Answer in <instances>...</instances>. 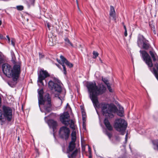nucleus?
Wrapping results in <instances>:
<instances>
[{
    "mask_svg": "<svg viewBox=\"0 0 158 158\" xmlns=\"http://www.w3.org/2000/svg\"><path fill=\"white\" fill-rule=\"evenodd\" d=\"M123 108L122 107H120L119 108V110L117 112V114L118 115L122 117L123 116Z\"/></svg>",
    "mask_w": 158,
    "mask_h": 158,
    "instance_id": "obj_18",
    "label": "nucleus"
},
{
    "mask_svg": "<svg viewBox=\"0 0 158 158\" xmlns=\"http://www.w3.org/2000/svg\"><path fill=\"white\" fill-rule=\"evenodd\" d=\"M76 1H77V7H78V9H79V8H78V1H77V0H76Z\"/></svg>",
    "mask_w": 158,
    "mask_h": 158,
    "instance_id": "obj_51",
    "label": "nucleus"
},
{
    "mask_svg": "<svg viewBox=\"0 0 158 158\" xmlns=\"http://www.w3.org/2000/svg\"><path fill=\"white\" fill-rule=\"evenodd\" d=\"M69 115L68 112H64L61 114L60 117V120L61 123L66 126L70 124Z\"/></svg>",
    "mask_w": 158,
    "mask_h": 158,
    "instance_id": "obj_9",
    "label": "nucleus"
},
{
    "mask_svg": "<svg viewBox=\"0 0 158 158\" xmlns=\"http://www.w3.org/2000/svg\"><path fill=\"white\" fill-rule=\"evenodd\" d=\"M2 23V21L0 20V26L1 25Z\"/></svg>",
    "mask_w": 158,
    "mask_h": 158,
    "instance_id": "obj_52",
    "label": "nucleus"
},
{
    "mask_svg": "<svg viewBox=\"0 0 158 158\" xmlns=\"http://www.w3.org/2000/svg\"><path fill=\"white\" fill-rule=\"evenodd\" d=\"M127 123L123 119L121 118L115 119L114 126L115 130L121 133L122 135L124 134V132L126 129Z\"/></svg>",
    "mask_w": 158,
    "mask_h": 158,
    "instance_id": "obj_4",
    "label": "nucleus"
},
{
    "mask_svg": "<svg viewBox=\"0 0 158 158\" xmlns=\"http://www.w3.org/2000/svg\"><path fill=\"white\" fill-rule=\"evenodd\" d=\"M21 13L22 14V17L24 16L25 15H26V14H27V15H29V14H27L26 13H25L23 11L22 13L21 12Z\"/></svg>",
    "mask_w": 158,
    "mask_h": 158,
    "instance_id": "obj_32",
    "label": "nucleus"
},
{
    "mask_svg": "<svg viewBox=\"0 0 158 158\" xmlns=\"http://www.w3.org/2000/svg\"><path fill=\"white\" fill-rule=\"evenodd\" d=\"M102 81L104 82V83L106 85H108V84H109L108 83V80L106 79L105 78H102Z\"/></svg>",
    "mask_w": 158,
    "mask_h": 158,
    "instance_id": "obj_24",
    "label": "nucleus"
},
{
    "mask_svg": "<svg viewBox=\"0 0 158 158\" xmlns=\"http://www.w3.org/2000/svg\"><path fill=\"white\" fill-rule=\"evenodd\" d=\"M89 158H92V156L91 153L89 154Z\"/></svg>",
    "mask_w": 158,
    "mask_h": 158,
    "instance_id": "obj_46",
    "label": "nucleus"
},
{
    "mask_svg": "<svg viewBox=\"0 0 158 158\" xmlns=\"http://www.w3.org/2000/svg\"><path fill=\"white\" fill-rule=\"evenodd\" d=\"M110 10H114V7L112 6H110Z\"/></svg>",
    "mask_w": 158,
    "mask_h": 158,
    "instance_id": "obj_43",
    "label": "nucleus"
},
{
    "mask_svg": "<svg viewBox=\"0 0 158 158\" xmlns=\"http://www.w3.org/2000/svg\"><path fill=\"white\" fill-rule=\"evenodd\" d=\"M14 9H15V7L13 8Z\"/></svg>",
    "mask_w": 158,
    "mask_h": 158,
    "instance_id": "obj_56",
    "label": "nucleus"
},
{
    "mask_svg": "<svg viewBox=\"0 0 158 158\" xmlns=\"http://www.w3.org/2000/svg\"><path fill=\"white\" fill-rule=\"evenodd\" d=\"M143 49H148L150 47V45L148 43V41L147 40L144 42L142 46Z\"/></svg>",
    "mask_w": 158,
    "mask_h": 158,
    "instance_id": "obj_19",
    "label": "nucleus"
},
{
    "mask_svg": "<svg viewBox=\"0 0 158 158\" xmlns=\"http://www.w3.org/2000/svg\"><path fill=\"white\" fill-rule=\"evenodd\" d=\"M105 134L110 139L111 138L112 136V134L109 132L108 131L106 130L105 132Z\"/></svg>",
    "mask_w": 158,
    "mask_h": 158,
    "instance_id": "obj_21",
    "label": "nucleus"
},
{
    "mask_svg": "<svg viewBox=\"0 0 158 158\" xmlns=\"http://www.w3.org/2000/svg\"><path fill=\"white\" fill-rule=\"evenodd\" d=\"M146 40H146L143 35H139L138 37L137 40V44L138 46L139 47L141 46L142 44Z\"/></svg>",
    "mask_w": 158,
    "mask_h": 158,
    "instance_id": "obj_13",
    "label": "nucleus"
},
{
    "mask_svg": "<svg viewBox=\"0 0 158 158\" xmlns=\"http://www.w3.org/2000/svg\"><path fill=\"white\" fill-rule=\"evenodd\" d=\"M123 27H124V29H125V30H127V28H126V26H125V25H124Z\"/></svg>",
    "mask_w": 158,
    "mask_h": 158,
    "instance_id": "obj_48",
    "label": "nucleus"
},
{
    "mask_svg": "<svg viewBox=\"0 0 158 158\" xmlns=\"http://www.w3.org/2000/svg\"><path fill=\"white\" fill-rule=\"evenodd\" d=\"M11 44L14 46H15V40L14 39H12L11 40Z\"/></svg>",
    "mask_w": 158,
    "mask_h": 158,
    "instance_id": "obj_30",
    "label": "nucleus"
},
{
    "mask_svg": "<svg viewBox=\"0 0 158 158\" xmlns=\"http://www.w3.org/2000/svg\"><path fill=\"white\" fill-rule=\"evenodd\" d=\"M1 98L0 97V107L1 106Z\"/></svg>",
    "mask_w": 158,
    "mask_h": 158,
    "instance_id": "obj_49",
    "label": "nucleus"
},
{
    "mask_svg": "<svg viewBox=\"0 0 158 158\" xmlns=\"http://www.w3.org/2000/svg\"><path fill=\"white\" fill-rule=\"evenodd\" d=\"M127 134H126V139H127Z\"/></svg>",
    "mask_w": 158,
    "mask_h": 158,
    "instance_id": "obj_54",
    "label": "nucleus"
},
{
    "mask_svg": "<svg viewBox=\"0 0 158 158\" xmlns=\"http://www.w3.org/2000/svg\"><path fill=\"white\" fill-rule=\"evenodd\" d=\"M4 122L2 121V119L0 120V123L2 125Z\"/></svg>",
    "mask_w": 158,
    "mask_h": 158,
    "instance_id": "obj_45",
    "label": "nucleus"
},
{
    "mask_svg": "<svg viewBox=\"0 0 158 158\" xmlns=\"http://www.w3.org/2000/svg\"><path fill=\"white\" fill-rule=\"evenodd\" d=\"M71 136H76V132L75 131H73L71 134Z\"/></svg>",
    "mask_w": 158,
    "mask_h": 158,
    "instance_id": "obj_33",
    "label": "nucleus"
},
{
    "mask_svg": "<svg viewBox=\"0 0 158 158\" xmlns=\"http://www.w3.org/2000/svg\"><path fill=\"white\" fill-rule=\"evenodd\" d=\"M104 123L107 129L109 131H112L113 130V128L110 124L107 118H106L104 120Z\"/></svg>",
    "mask_w": 158,
    "mask_h": 158,
    "instance_id": "obj_12",
    "label": "nucleus"
},
{
    "mask_svg": "<svg viewBox=\"0 0 158 158\" xmlns=\"http://www.w3.org/2000/svg\"><path fill=\"white\" fill-rule=\"evenodd\" d=\"M57 61L60 64H62V63H61V62H60V60H57Z\"/></svg>",
    "mask_w": 158,
    "mask_h": 158,
    "instance_id": "obj_47",
    "label": "nucleus"
},
{
    "mask_svg": "<svg viewBox=\"0 0 158 158\" xmlns=\"http://www.w3.org/2000/svg\"><path fill=\"white\" fill-rule=\"evenodd\" d=\"M2 114L4 118L8 121H10L12 118V110L10 107L5 106L2 107Z\"/></svg>",
    "mask_w": 158,
    "mask_h": 158,
    "instance_id": "obj_5",
    "label": "nucleus"
},
{
    "mask_svg": "<svg viewBox=\"0 0 158 158\" xmlns=\"http://www.w3.org/2000/svg\"><path fill=\"white\" fill-rule=\"evenodd\" d=\"M127 30H125L124 32V35L125 36H127Z\"/></svg>",
    "mask_w": 158,
    "mask_h": 158,
    "instance_id": "obj_39",
    "label": "nucleus"
},
{
    "mask_svg": "<svg viewBox=\"0 0 158 158\" xmlns=\"http://www.w3.org/2000/svg\"><path fill=\"white\" fill-rule=\"evenodd\" d=\"M82 116H86L85 113V111H82Z\"/></svg>",
    "mask_w": 158,
    "mask_h": 158,
    "instance_id": "obj_40",
    "label": "nucleus"
},
{
    "mask_svg": "<svg viewBox=\"0 0 158 158\" xmlns=\"http://www.w3.org/2000/svg\"><path fill=\"white\" fill-rule=\"evenodd\" d=\"M46 24H47L48 28V29L49 30H50V26L49 23L48 22H46Z\"/></svg>",
    "mask_w": 158,
    "mask_h": 158,
    "instance_id": "obj_36",
    "label": "nucleus"
},
{
    "mask_svg": "<svg viewBox=\"0 0 158 158\" xmlns=\"http://www.w3.org/2000/svg\"><path fill=\"white\" fill-rule=\"evenodd\" d=\"M18 139L19 140V137H18Z\"/></svg>",
    "mask_w": 158,
    "mask_h": 158,
    "instance_id": "obj_55",
    "label": "nucleus"
},
{
    "mask_svg": "<svg viewBox=\"0 0 158 158\" xmlns=\"http://www.w3.org/2000/svg\"><path fill=\"white\" fill-rule=\"evenodd\" d=\"M39 56L40 58H42L44 57V55H42L41 53H39Z\"/></svg>",
    "mask_w": 158,
    "mask_h": 158,
    "instance_id": "obj_34",
    "label": "nucleus"
},
{
    "mask_svg": "<svg viewBox=\"0 0 158 158\" xmlns=\"http://www.w3.org/2000/svg\"><path fill=\"white\" fill-rule=\"evenodd\" d=\"M48 87L52 90L54 89L58 92H60L62 90L60 85L56 83H55L52 81H50L48 83Z\"/></svg>",
    "mask_w": 158,
    "mask_h": 158,
    "instance_id": "obj_11",
    "label": "nucleus"
},
{
    "mask_svg": "<svg viewBox=\"0 0 158 158\" xmlns=\"http://www.w3.org/2000/svg\"><path fill=\"white\" fill-rule=\"evenodd\" d=\"M75 147V143H74L70 142L69 146V149L67 151V152L69 153L70 152L73 151Z\"/></svg>",
    "mask_w": 158,
    "mask_h": 158,
    "instance_id": "obj_15",
    "label": "nucleus"
},
{
    "mask_svg": "<svg viewBox=\"0 0 158 158\" xmlns=\"http://www.w3.org/2000/svg\"><path fill=\"white\" fill-rule=\"evenodd\" d=\"M16 8L17 10H23V6H17Z\"/></svg>",
    "mask_w": 158,
    "mask_h": 158,
    "instance_id": "obj_27",
    "label": "nucleus"
},
{
    "mask_svg": "<svg viewBox=\"0 0 158 158\" xmlns=\"http://www.w3.org/2000/svg\"><path fill=\"white\" fill-rule=\"evenodd\" d=\"M70 132V130L69 128L63 126L60 129L59 135L61 138L67 140L69 137Z\"/></svg>",
    "mask_w": 158,
    "mask_h": 158,
    "instance_id": "obj_6",
    "label": "nucleus"
},
{
    "mask_svg": "<svg viewBox=\"0 0 158 158\" xmlns=\"http://www.w3.org/2000/svg\"><path fill=\"white\" fill-rule=\"evenodd\" d=\"M28 19H27V21H28Z\"/></svg>",
    "mask_w": 158,
    "mask_h": 158,
    "instance_id": "obj_57",
    "label": "nucleus"
},
{
    "mask_svg": "<svg viewBox=\"0 0 158 158\" xmlns=\"http://www.w3.org/2000/svg\"><path fill=\"white\" fill-rule=\"evenodd\" d=\"M3 38V37L2 35L0 34V39H2Z\"/></svg>",
    "mask_w": 158,
    "mask_h": 158,
    "instance_id": "obj_42",
    "label": "nucleus"
},
{
    "mask_svg": "<svg viewBox=\"0 0 158 158\" xmlns=\"http://www.w3.org/2000/svg\"><path fill=\"white\" fill-rule=\"evenodd\" d=\"M50 76L49 74L46 70H44V69H41L38 74V81L41 83L43 85H44L43 81L46 78Z\"/></svg>",
    "mask_w": 158,
    "mask_h": 158,
    "instance_id": "obj_8",
    "label": "nucleus"
},
{
    "mask_svg": "<svg viewBox=\"0 0 158 158\" xmlns=\"http://www.w3.org/2000/svg\"><path fill=\"white\" fill-rule=\"evenodd\" d=\"M88 151L90 152V153H91V148L89 146H88Z\"/></svg>",
    "mask_w": 158,
    "mask_h": 158,
    "instance_id": "obj_44",
    "label": "nucleus"
},
{
    "mask_svg": "<svg viewBox=\"0 0 158 158\" xmlns=\"http://www.w3.org/2000/svg\"><path fill=\"white\" fill-rule=\"evenodd\" d=\"M6 37H7V38L8 39V42L9 43L10 42V38L9 37V35H7L6 36Z\"/></svg>",
    "mask_w": 158,
    "mask_h": 158,
    "instance_id": "obj_41",
    "label": "nucleus"
},
{
    "mask_svg": "<svg viewBox=\"0 0 158 158\" xmlns=\"http://www.w3.org/2000/svg\"><path fill=\"white\" fill-rule=\"evenodd\" d=\"M93 58L94 59L96 58L97 56H98L99 55V54L95 51H94L93 52Z\"/></svg>",
    "mask_w": 158,
    "mask_h": 158,
    "instance_id": "obj_23",
    "label": "nucleus"
},
{
    "mask_svg": "<svg viewBox=\"0 0 158 158\" xmlns=\"http://www.w3.org/2000/svg\"><path fill=\"white\" fill-rule=\"evenodd\" d=\"M44 91L43 89L38 91V101L39 107L40 105L43 106V108L46 112H49L52 110V104L49 94L47 93L43 96Z\"/></svg>",
    "mask_w": 158,
    "mask_h": 158,
    "instance_id": "obj_3",
    "label": "nucleus"
},
{
    "mask_svg": "<svg viewBox=\"0 0 158 158\" xmlns=\"http://www.w3.org/2000/svg\"><path fill=\"white\" fill-rule=\"evenodd\" d=\"M89 93L90 98L95 108L100 107L103 115L112 118L114 117L113 113L118 111L117 107L113 104H109L105 102L101 103L99 105L98 96L101 95L105 93L106 88L103 85L101 84L98 87L96 83L88 82L86 85Z\"/></svg>",
    "mask_w": 158,
    "mask_h": 158,
    "instance_id": "obj_1",
    "label": "nucleus"
},
{
    "mask_svg": "<svg viewBox=\"0 0 158 158\" xmlns=\"http://www.w3.org/2000/svg\"><path fill=\"white\" fill-rule=\"evenodd\" d=\"M82 120L83 122H85L86 121V116H82Z\"/></svg>",
    "mask_w": 158,
    "mask_h": 158,
    "instance_id": "obj_37",
    "label": "nucleus"
},
{
    "mask_svg": "<svg viewBox=\"0 0 158 158\" xmlns=\"http://www.w3.org/2000/svg\"><path fill=\"white\" fill-rule=\"evenodd\" d=\"M2 111L0 109V120L2 119Z\"/></svg>",
    "mask_w": 158,
    "mask_h": 158,
    "instance_id": "obj_31",
    "label": "nucleus"
},
{
    "mask_svg": "<svg viewBox=\"0 0 158 158\" xmlns=\"http://www.w3.org/2000/svg\"><path fill=\"white\" fill-rule=\"evenodd\" d=\"M2 69L3 73L6 76L12 78L13 82H8V84L11 87H14L16 84L20 73V66L19 64H15L12 69L10 65L5 63L2 64Z\"/></svg>",
    "mask_w": 158,
    "mask_h": 158,
    "instance_id": "obj_2",
    "label": "nucleus"
},
{
    "mask_svg": "<svg viewBox=\"0 0 158 158\" xmlns=\"http://www.w3.org/2000/svg\"><path fill=\"white\" fill-rule=\"evenodd\" d=\"M154 145H156L157 148H158V140H155L152 142Z\"/></svg>",
    "mask_w": 158,
    "mask_h": 158,
    "instance_id": "obj_25",
    "label": "nucleus"
},
{
    "mask_svg": "<svg viewBox=\"0 0 158 158\" xmlns=\"http://www.w3.org/2000/svg\"><path fill=\"white\" fill-rule=\"evenodd\" d=\"M122 24L123 26H124V23L123 22L122 23Z\"/></svg>",
    "mask_w": 158,
    "mask_h": 158,
    "instance_id": "obj_53",
    "label": "nucleus"
},
{
    "mask_svg": "<svg viewBox=\"0 0 158 158\" xmlns=\"http://www.w3.org/2000/svg\"><path fill=\"white\" fill-rule=\"evenodd\" d=\"M140 53L142 54V56L143 60L150 68L153 66V64L151 58L149 54L145 51H140Z\"/></svg>",
    "mask_w": 158,
    "mask_h": 158,
    "instance_id": "obj_7",
    "label": "nucleus"
},
{
    "mask_svg": "<svg viewBox=\"0 0 158 158\" xmlns=\"http://www.w3.org/2000/svg\"><path fill=\"white\" fill-rule=\"evenodd\" d=\"M149 53L152 58L154 61L157 60L158 59V57L156 53L154 51H150Z\"/></svg>",
    "mask_w": 158,
    "mask_h": 158,
    "instance_id": "obj_16",
    "label": "nucleus"
},
{
    "mask_svg": "<svg viewBox=\"0 0 158 158\" xmlns=\"http://www.w3.org/2000/svg\"><path fill=\"white\" fill-rule=\"evenodd\" d=\"M82 150L83 151H84L85 150V147H82Z\"/></svg>",
    "mask_w": 158,
    "mask_h": 158,
    "instance_id": "obj_50",
    "label": "nucleus"
},
{
    "mask_svg": "<svg viewBox=\"0 0 158 158\" xmlns=\"http://www.w3.org/2000/svg\"><path fill=\"white\" fill-rule=\"evenodd\" d=\"M110 18L115 20V10H110Z\"/></svg>",
    "mask_w": 158,
    "mask_h": 158,
    "instance_id": "obj_20",
    "label": "nucleus"
},
{
    "mask_svg": "<svg viewBox=\"0 0 158 158\" xmlns=\"http://www.w3.org/2000/svg\"><path fill=\"white\" fill-rule=\"evenodd\" d=\"M154 149L155 150L156 149V148H154Z\"/></svg>",
    "mask_w": 158,
    "mask_h": 158,
    "instance_id": "obj_58",
    "label": "nucleus"
},
{
    "mask_svg": "<svg viewBox=\"0 0 158 158\" xmlns=\"http://www.w3.org/2000/svg\"><path fill=\"white\" fill-rule=\"evenodd\" d=\"M65 41V43L66 44H69L71 46L73 47V44L70 42L69 40L67 38H65L64 40Z\"/></svg>",
    "mask_w": 158,
    "mask_h": 158,
    "instance_id": "obj_22",
    "label": "nucleus"
},
{
    "mask_svg": "<svg viewBox=\"0 0 158 158\" xmlns=\"http://www.w3.org/2000/svg\"><path fill=\"white\" fill-rule=\"evenodd\" d=\"M76 139V136H72V141L71 142L75 143Z\"/></svg>",
    "mask_w": 158,
    "mask_h": 158,
    "instance_id": "obj_28",
    "label": "nucleus"
},
{
    "mask_svg": "<svg viewBox=\"0 0 158 158\" xmlns=\"http://www.w3.org/2000/svg\"><path fill=\"white\" fill-rule=\"evenodd\" d=\"M60 58L62 62V63L61 64V65L63 68V72L64 74L66 75L67 74V72L65 67L64 64V63L70 68L73 67V64L69 61L65 57H64V56L62 55H61L60 56Z\"/></svg>",
    "mask_w": 158,
    "mask_h": 158,
    "instance_id": "obj_10",
    "label": "nucleus"
},
{
    "mask_svg": "<svg viewBox=\"0 0 158 158\" xmlns=\"http://www.w3.org/2000/svg\"><path fill=\"white\" fill-rule=\"evenodd\" d=\"M107 88H108V90H109V91L110 92H112V90L111 89V87L110 86V84H108V85H107Z\"/></svg>",
    "mask_w": 158,
    "mask_h": 158,
    "instance_id": "obj_29",
    "label": "nucleus"
},
{
    "mask_svg": "<svg viewBox=\"0 0 158 158\" xmlns=\"http://www.w3.org/2000/svg\"><path fill=\"white\" fill-rule=\"evenodd\" d=\"M48 124L52 128L54 129L57 126V123L56 121L52 119L48 121Z\"/></svg>",
    "mask_w": 158,
    "mask_h": 158,
    "instance_id": "obj_14",
    "label": "nucleus"
},
{
    "mask_svg": "<svg viewBox=\"0 0 158 158\" xmlns=\"http://www.w3.org/2000/svg\"><path fill=\"white\" fill-rule=\"evenodd\" d=\"M71 122V124L70 125V127L73 129H74V123L73 121L72 120H71L70 121Z\"/></svg>",
    "mask_w": 158,
    "mask_h": 158,
    "instance_id": "obj_26",
    "label": "nucleus"
},
{
    "mask_svg": "<svg viewBox=\"0 0 158 158\" xmlns=\"http://www.w3.org/2000/svg\"><path fill=\"white\" fill-rule=\"evenodd\" d=\"M78 149H76L70 155H69V158H74L75 157L78 152Z\"/></svg>",
    "mask_w": 158,
    "mask_h": 158,
    "instance_id": "obj_17",
    "label": "nucleus"
},
{
    "mask_svg": "<svg viewBox=\"0 0 158 158\" xmlns=\"http://www.w3.org/2000/svg\"><path fill=\"white\" fill-rule=\"evenodd\" d=\"M115 138L116 140L117 141H119L120 139V138L118 136H116Z\"/></svg>",
    "mask_w": 158,
    "mask_h": 158,
    "instance_id": "obj_38",
    "label": "nucleus"
},
{
    "mask_svg": "<svg viewBox=\"0 0 158 158\" xmlns=\"http://www.w3.org/2000/svg\"><path fill=\"white\" fill-rule=\"evenodd\" d=\"M3 59L0 56V65L3 63Z\"/></svg>",
    "mask_w": 158,
    "mask_h": 158,
    "instance_id": "obj_35",
    "label": "nucleus"
}]
</instances>
